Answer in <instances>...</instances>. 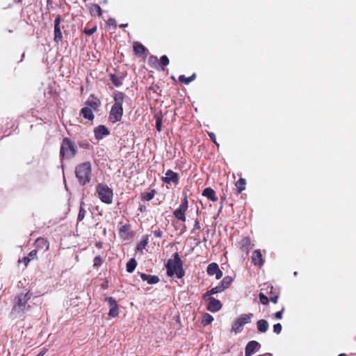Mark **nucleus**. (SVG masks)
Segmentation results:
<instances>
[{
	"label": "nucleus",
	"mask_w": 356,
	"mask_h": 356,
	"mask_svg": "<svg viewBox=\"0 0 356 356\" xmlns=\"http://www.w3.org/2000/svg\"><path fill=\"white\" fill-rule=\"evenodd\" d=\"M32 294L30 291L26 293H21L17 295L14 298L13 306L11 311V316L14 318H20L31 309V305L28 303Z\"/></svg>",
	"instance_id": "f257e3e1"
},
{
	"label": "nucleus",
	"mask_w": 356,
	"mask_h": 356,
	"mask_svg": "<svg viewBox=\"0 0 356 356\" xmlns=\"http://www.w3.org/2000/svg\"><path fill=\"white\" fill-rule=\"evenodd\" d=\"M124 97L125 95L122 92L115 91L114 92V104L111 107L108 116L109 120L113 123H115L122 120L123 115L122 104L124 102Z\"/></svg>",
	"instance_id": "f03ea898"
},
{
	"label": "nucleus",
	"mask_w": 356,
	"mask_h": 356,
	"mask_svg": "<svg viewBox=\"0 0 356 356\" xmlns=\"http://www.w3.org/2000/svg\"><path fill=\"white\" fill-rule=\"evenodd\" d=\"M167 270V275L169 277H173L176 275L179 279L182 278L185 272L183 268V262L179 255L178 252L173 254V259H170L165 266Z\"/></svg>",
	"instance_id": "7ed1b4c3"
},
{
	"label": "nucleus",
	"mask_w": 356,
	"mask_h": 356,
	"mask_svg": "<svg viewBox=\"0 0 356 356\" xmlns=\"http://www.w3.org/2000/svg\"><path fill=\"white\" fill-rule=\"evenodd\" d=\"M92 175V165L90 161H86L76 165L75 175L79 183L85 186L90 181Z\"/></svg>",
	"instance_id": "20e7f679"
},
{
	"label": "nucleus",
	"mask_w": 356,
	"mask_h": 356,
	"mask_svg": "<svg viewBox=\"0 0 356 356\" xmlns=\"http://www.w3.org/2000/svg\"><path fill=\"white\" fill-rule=\"evenodd\" d=\"M95 193L103 203L111 204L113 202V191L107 184L104 183L98 184L95 187Z\"/></svg>",
	"instance_id": "39448f33"
},
{
	"label": "nucleus",
	"mask_w": 356,
	"mask_h": 356,
	"mask_svg": "<svg viewBox=\"0 0 356 356\" xmlns=\"http://www.w3.org/2000/svg\"><path fill=\"white\" fill-rule=\"evenodd\" d=\"M77 152L76 144L69 138H64L62 140L60 150V156L67 159L74 157Z\"/></svg>",
	"instance_id": "423d86ee"
},
{
	"label": "nucleus",
	"mask_w": 356,
	"mask_h": 356,
	"mask_svg": "<svg viewBox=\"0 0 356 356\" xmlns=\"http://www.w3.org/2000/svg\"><path fill=\"white\" fill-rule=\"evenodd\" d=\"M188 208V200L187 195L181 200V204L179 207L173 211V216L176 219L184 222L186 220V211Z\"/></svg>",
	"instance_id": "0eeeda50"
},
{
	"label": "nucleus",
	"mask_w": 356,
	"mask_h": 356,
	"mask_svg": "<svg viewBox=\"0 0 356 356\" xmlns=\"http://www.w3.org/2000/svg\"><path fill=\"white\" fill-rule=\"evenodd\" d=\"M253 314L252 313L242 314L234 322L232 330L235 333L240 332L243 330V326L250 323Z\"/></svg>",
	"instance_id": "6e6552de"
},
{
	"label": "nucleus",
	"mask_w": 356,
	"mask_h": 356,
	"mask_svg": "<svg viewBox=\"0 0 356 356\" xmlns=\"http://www.w3.org/2000/svg\"><path fill=\"white\" fill-rule=\"evenodd\" d=\"M202 301L208 302L207 309L211 312H217L220 311L222 307V304L221 302L212 297V296H208L207 297H205V294H203L202 296Z\"/></svg>",
	"instance_id": "1a4fd4ad"
},
{
	"label": "nucleus",
	"mask_w": 356,
	"mask_h": 356,
	"mask_svg": "<svg viewBox=\"0 0 356 356\" xmlns=\"http://www.w3.org/2000/svg\"><path fill=\"white\" fill-rule=\"evenodd\" d=\"M161 179L165 184H168L173 183L175 185H177L179 182L178 173L172 171V170H168L165 172V176L163 177Z\"/></svg>",
	"instance_id": "9d476101"
},
{
	"label": "nucleus",
	"mask_w": 356,
	"mask_h": 356,
	"mask_svg": "<svg viewBox=\"0 0 356 356\" xmlns=\"http://www.w3.org/2000/svg\"><path fill=\"white\" fill-rule=\"evenodd\" d=\"M61 22L60 15H58L54 20V41L56 43L60 42L63 39V34L61 32L60 24Z\"/></svg>",
	"instance_id": "9b49d317"
},
{
	"label": "nucleus",
	"mask_w": 356,
	"mask_h": 356,
	"mask_svg": "<svg viewBox=\"0 0 356 356\" xmlns=\"http://www.w3.org/2000/svg\"><path fill=\"white\" fill-rule=\"evenodd\" d=\"M119 234L122 238L128 240L133 236V233L131 231V225L126 224L119 228Z\"/></svg>",
	"instance_id": "f8f14e48"
},
{
	"label": "nucleus",
	"mask_w": 356,
	"mask_h": 356,
	"mask_svg": "<svg viewBox=\"0 0 356 356\" xmlns=\"http://www.w3.org/2000/svg\"><path fill=\"white\" fill-rule=\"evenodd\" d=\"M260 344L256 341H250L248 343L245 348V356L252 355L259 348Z\"/></svg>",
	"instance_id": "ddd939ff"
},
{
	"label": "nucleus",
	"mask_w": 356,
	"mask_h": 356,
	"mask_svg": "<svg viewBox=\"0 0 356 356\" xmlns=\"http://www.w3.org/2000/svg\"><path fill=\"white\" fill-rule=\"evenodd\" d=\"M238 247L242 252L248 254L251 248V241L250 238L247 236H243L238 242Z\"/></svg>",
	"instance_id": "4468645a"
},
{
	"label": "nucleus",
	"mask_w": 356,
	"mask_h": 356,
	"mask_svg": "<svg viewBox=\"0 0 356 356\" xmlns=\"http://www.w3.org/2000/svg\"><path fill=\"white\" fill-rule=\"evenodd\" d=\"M96 139L101 140L104 136H108L110 132L108 129L104 125H99L94 130Z\"/></svg>",
	"instance_id": "2eb2a0df"
},
{
	"label": "nucleus",
	"mask_w": 356,
	"mask_h": 356,
	"mask_svg": "<svg viewBox=\"0 0 356 356\" xmlns=\"http://www.w3.org/2000/svg\"><path fill=\"white\" fill-rule=\"evenodd\" d=\"M252 262L254 266L259 267L263 266L264 261L262 258L260 250H256L253 252L252 255Z\"/></svg>",
	"instance_id": "dca6fc26"
},
{
	"label": "nucleus",
	"mask_w": 356,
	"mask_h": 356,
	"mask_svg": "<svg viewBox=\"0 0 356 356\" xmlns=\"http://www.w3.org/2000/svg\"><path fill=\"white\" fill-rule=\"evenodd\" d=\"M202 195L213 202H217L218 200L217 196L216 195L215 191L210 187L204 188L202 191Z\"/></svg>",
	"instance_id": "f3484780"
},
{
	"label": "nucleus",
	"mask_w": 356,
	"mask_h": 356,
	"mask_svg": "<svg viewBox=\"0 0 356 356\" xmlns=\"http://www.w3.org/2000/svg\"><path fill=\"white\" fill-rule=\"evenodd\" d=\"M34 245L38 249H44L45 250H49V243L47 239L42 237L38 238L34 243Z\"/></svg>",
	"instance_id": "a211bd4d"
},
{
	"label": "nucleus",
	"mask_w": 356,
	"mask_h": 356,
	"mask_svg": "<svg viewBox=\"0 0 356 356\" xmlns=\"http://www.w3.org/2000/svg\"><path fill=\"white\" fill-rule=\"evenodd\" d=\"M37 250H31L28 256L23 257L22 259H19V263L23 262L24 264L25 267H27L28 264L30 261H31L33 259H37Z\"/></svg>",
	"instance_id": "6ab92c4d"
},
{
	"label": "nucleus",
	"mask_w": 356,
	"mask_h": 356,
	"mask_svg": "<svg viewBox=\"0 0 356 356\" xmlns=\"http://www.w3.org/2000/svg\"><path fill=\"white\" fill-rule=\"evenodd\" d=\"M140 277L143 281H146L149 284H157L160 280L157 275H147L145 273H141Z\"/></svg>",
	"instance_id": "aec40b11"
},
{
	"label": "nucleus",
	"mask_w": 356,
	"mask_h": 356,
	"mask_svg": "<svg viewBox=\"0 0 356 356\" xmlns=\"http://www.w3.org/2000/svg\"><path fill=\"white\" fill-rule=\"evenodd\" d=\"M133 50L136 55H144L147 49L139 42H134L133 44Z\"/></svg>",
	"instance_id": "412c9836"
},
{
	"label": "nucleus",
	"mask_w": 356,
	"mask_h": 356,
	"mask_svg": "<svg viewBox=\"0 0 356 356\" xmlns=\"http://www.w3.org/2000/svg\"><path fill=\"white\" fill-rule=\"evenodd\" d=\"M268 323L266 320L261 319L257 323V327L259 332L264 333L268 329Z\"/></svg>",
	"instance_id": "4be33fe9"
},
{
	"label": "nucleus",
	"mask_w": 356,
	"mask_h": 356,
	"mask_svg": "<svg viewBox=\"0 0 356 356\" xmlns=\"http://www.w3.org/2000/svg\"><path fill=\"white\" fill-rule=\"evenodd\" d=\"M81 114L83 116L84 118L89 120H92L95 118L91 108L88 107L82 108L81 110Z\"/></svg>",
	"instance_id": "5701e85b"
},
{
	"label": "nucleus",
	"mask_w": 356,
	"mask_h": 356,
	"mask_svg": "<svg viewBox=\"0 0 356 356\" xmlns=\"http://www.w3.org/2000/svg\"><path fill=\"white\" fill-rule=\"evenodd\" d=\"M225 290V287L222 286V285L219 283L218 285L216 286L211 289L210 290L207 291L205 294V297H207L208 296H213L214 294L221 293Z\"/></svg>",
	"instance_id": "b1692460"
},
{
	"label": "nucleus",
	"mask_w": 356,
	"mask_h": 356,
	"mask_svg": "<svg viewBox=\"0 0 356 356\" xmlns=\"http://www.w3.org/2000/svg\"><path fill=\"white\" fill-rule=\"evenodd\" d=\"M235 186L236 188L237 193L239 194L245 189L246 180L244 178L241 177L236 183Z\"/></svg>",
	"instance_id": "393cba45"
},
{
	"label": "nucleus",
	"mask_w": 356,
	"mask_h": 356,
	"mask_svg": "<svg viewBox=\"0 0 356 356\" xmlns=\"http://www.w3.org/2000/svg\"><path fill=\"white\" fill-rule=\"evenodd\" d=\"M85 207H86V204H85L84 201L82 200L80 202V206H79V214H78V217H77L78 222L83 220L86 216V211L85 209Z\"/></svg>",
	"instance_id": "a878e982"
},
{
	"label": "nucleus",
	"mask_w": 356,
	"mask_h": 356,
	"mask_svg": "<svg viewBox=\"0 0 356 356\" xmlns=\"http://www.w3.org/2000/svg\"><path fill=\"white\" fill-rule=\"evenodd\" d=\"M90 13L92 16H102V10L101 7L97 4H92L90 8Z\"/></svg>",
	"instance_id": "bb28decb"
},
{
	"label": "nucleus",
	"mask_w": 356,
	"mask_h": 356,
	"mask_svg": "<svg viewBox=\"0 0 356 356\" xmlns=\"http://www.w3.org/2000/svg\"><path fill=\"white\" fill-rule=\"evenodd\" d=\"M219 270V266L216 263H211L207 268V273L209 275L213 276Z\"/></svg>",
	"instance_id": "cd10ccee"
},
{
	"label": "nucleus",
	"mask_w": 356,
	"mask_h": 356,
	"mask_svg": "<svg viewBox=\"0 0 356 356\" xmlns=\"http://www.w3.org/2000/svg\"><path fill=\"white\" fill-rule=\"evenodd\" d=\"M156 194V191L154 189H152L149 192H144L141 194V199L143 201H150L152 200Z\"/></svg>",
	"instance_id": "c85d7f7f"
},
{
	"label": "nucleus",
	"mask_w": 356,
	"mask_h": 356,
	"mask_svg": "<svg viewBox=\"0 0 356 356\" xmlns=\"http://www.w3.org/2000/svg\"><path fill=\"white\" fill-rule=\"evenodd\" d=\"M196 77V75L195 74H193L191 76L189 77H186L184 75H180L179 76V81L184 83V84H186V85H188L189 84L191 81H193V80H195Z\"/></svg>",
	"instance_id": "c756f323"
},
{
	"label": "nucleus",
	"mask_w": 356,
	"mask_h": 356,
	"mask_svg": "<svg viewBox=\"0 0 356 356\" xmlns=\"http://www.w3.org/2000/svg\"><path fill=\"white\" fill-rule=\"evenodd\" d=\"M148 236H143L142 240L137 244L136 249L138 250H143L148 244Z\"/></svg>",
	"instance_id": "7c9ffc66"
},
{
	"label": "nucleus",
	"mask_w": 356,
	"mask_h": 356,
	"mask_svg": "<svg viewBox=\"0 0 356 356\" xmlns=\"http://www.w3.org/2000/svg\"><path fill=\"white\" fill-rule=\"evenodd\" d=\"M137 266V262L135 259H131L127 264V271L128 273H132Z\"/></svg>",
	"instance_id": "2f4dec72"
},
{
	"label": "nucleus",
	"mask_w": 356,
	"mask_h": 356,
	"mask_svg": "<svg viewBox=\"0 0 356 356\" xmlns=\"http://www.w3.org/2000/svg\"><path fill=\"white\" fill-rule=\"evenodd\" d=\"M213 317L211 314H209L208 313H205L203 315L202 323L204 326H206V325L211 324L213 322Z\"/></svg>",
	"instance_id": "473e14b6"
},
{
	"label": "nucleus",
	"mask_w": 356,
	"mask_h": 356,
	"mask_svg": "<svg viewBox=\"0 0 356 356\" xmlns=\"http://www.w3.org/2000/svg\"><path fill=\"white\" fill-rule=\"evenodd\" d=\"M109 77H110V79L111 81H112L113 84L116 86V87H119L120 86H122V80L120 78H119L118 76H117L115 74H111L109 75Z\"/></svg>",
	"instance_id": "72a5a7b5"
},
{
	"label": "nucleus",
	"mask_w": 356,
	"mask_h": 356,
	"mask_svg": "<svg viewBox=\"0 0 356 356\" xmlns=\"http://www.w3.org/2000/svg\"><path fill=\"white\" fill-rule=\"evenodd\" d=\"M232 282V278L229 276H226L222 279L220 284L222 285V286L225 287V289H226L229 287Z\"/></svg>",
	"instance_id": "f704fd0d"
},
{
	"label": "nucleus",
	"mask_w": 356,
	"mask_h": 356,
	"mask_svg": "<svg viewBox=\"0 0 356 356\" xmlns=\"http://www.w3.org/2000/svg\"><path fill=\"white\" fill-rule=\"evenodd\" d=\"M156 118V129L158 131H161V127H162V116L161 115L156 114L155 115Z\"/></svg>",
	"instance_id": "c9c22d12"
},
{
	"label": "nucleus",
	"mask_w": 356,
	"mask_h": 356,
	"mask_svg": "<svg viewBox=\"0 0 356 356\" xmlns=\"http://www.w3.org/2000/svg\"><path fill=\"white\" fill-rule=\"evenodd\" d=\"M104 300L107 302L110 309L114 308L115 307L118 305L117 301L113 297H106Z\"/></svg>",
	"instance_id": "e433bc0d"
},
{
	"label": "nucleus",
	"mask_w": 356,
	"mask_h": 356,
	"mask_svg": "<svg viewBox=\"0 0 356 356\" xmlns=\"http://www.w3.org/2000/svg\"><path fill=\"white\" fill-rule=\"evenodd\" d=\"M103 264V259L100 256H97L93 259V267L98 269Z\"/></svg>",
	"instance_id": "4c0bfd02"
},
{
	"label": "nucleus",
	"mask_w": 356,
	"mask_h": 356,
	"mask_svg": "<svg viewBox=\"0 0 356 356\" xmlns=\"http://www.w3.org/2000/svg\"><path fill=\"white\" fill-rule=\"evenodd\" d=\"M119 314V308L118 305L115 307L114 308H111L109 309L108 316L112 318H115L118 316Z\"/></svg>",
	"instance_id": "58836bf2"
},
{
	"label": "nucleus",
	"mask_w": 356,
	"mask_h": 356,
	"mask_svg": "<svg viewBox=\"0 0 356 356\" xmlns=\"http://www.w3.org/2000/svg\"><path fill=\"white\" fill-rule=\"evenodd\" d=\"M97 26H94L90 29L86 27L83 30V33L87 35H91L97 31Z\"/></svg>",
	"instance_id": "ea45409f"
},
{
	"label": "nucleus",
	"mask_w": 356,
	"mask_h": 356,
	"mask_svg": "<svg viewBox=\"0 0 356 356\" xmlns=\"http://www.w3.org/2000/svg\"><path fill=\"white\" fill-rule=\"evenodd\" d=\"M259 301L262 305H267L269 302V299L264 293H260L259 295Z\"/></svg>",
	"instance_id": "a19ab883"
},
{
	"label": "nucleus",
	"mask_w": 356,
	"mask_h": 356,
	"mask_svg": "<svg viewBox=\"0 0 356 356\" xmlns=\"http://www.w3.org/2000/svg\"><path fill=\"white\" fill-rule=\"evenodd\" d=\"M261 290H266L267 293L270 294L273 293V286L270 284H264Z\"/></svg>",
	"instance_id": "79ce46f5"
},
{
	"label": "nucleus",
	"mask_w": 356,
	"mask_h": 356,
	"mask_svg": "<svg viewBox=\"0 0 356 356\" xmlns=\"http://www.w3.org/2000/svg\"><path fill=\"white\" fill-rule=\"evenodd\" d=\"M282 326L280 323H276L273 325V332L277 334H279L281 331H282Z\"/></svg>",
	"instance_id": "37998d69"
},
{
	"label": "nucleus",
	"mask_w": 356,
	"mask_h": 356,
	"mask_svg": "<svg viewBox=\"0 0 356 356\" xmlns=\"http://www.w3.org/2000/svg\"><path fill=\"white\" fill-rule=\"evenodd\" d=\"M161 64L163 66H166L169 64V59L167 56L163 55L160 58Z\"/></svg>",
	"instance_id": "c03bdc74"
},
{
	"label": "nucleus",
	"mask_w": 356,
	"mask_h": 356,
	"mask_svg": "<svg viewBox=\"0 0 356 356\" xmlns=\"http://www.w3.org/2000/svg\"><path fill=\"white\" fill-rule=\"evenodd\" d=\"M284 307H283L282 309L276 313L274 314L273 316L275 319H282V314L284 312Z\"/></svg>",
	"instance_id": "a18cd8bd"
},
{
	"label": "nucleus",
	"mask_w": 356,
	"mask_h": 356,
	"mask_svg": "<svg viewBox=\"0 0 356 356\" xmlns=\"http://www.w3.org/2000/svg\"><path fill=\"white\" fill-rule=\"evenodd\" d=\"M201 227L198 219H196L194 222L193 228L191 230V233H195L196 230L200 229Z\"/></svg>",
	"instance_id": "49530a36"
},
{
	"label": "nucleus",
	"mask_w": 356,
	"mask_h": 356,
	"mask_svg": "<svg viewBox=\"0 0 356 356\" xmlns=\"http://www.w3.org/2000/svg\"><path fill=\"white\" fill-rule=\"evenodd\" d=\"M208 135H209L210 139L216 144V145L217 147H219V144L216 141V134L213 132H209Z\"/></svg>",
	"instance_id": "de8ad7c7"
},
{
	"label": "nucleus",
	"mask_w": 356,
	"mask_h": 356,
	"mask_svg": "<svg viewBox=\"0 0 356 356\" xmlns=\"http://www.w3.org/2000/svg\"><path fill=\"white\" fill-rule=\"evenodd\" d=\"M153 233L156 238H161L163 236V232L160 229L154 230Z\"/></svg>",
	"instance_id": "09e8293b"
},
{
	"label": "nucleus",
	"mask_w": 356,
	"mask_h": 356,
	"mask_svg": "<svg viewBox=\"0 0 356 356\" xmlns=\"http://www.w3.org/2000/svg\"><path fill=\"white\" fill-rule=\"evenodd\" d=\"M215 275L217 280L222 278L223 275L222 270L219 268V270L215 273Z\"/></svg>",
	"instance_id": "8fccbe9b"
},
{
	"label": "nucleus",
	"mask_w": 356,
	"mask_h": 356,
	"mask_svg": "<svg viewBox=\"0 0 356 356\" xmlns=\"http://www.w3.org/2000/svg\"><path fill=\"white\" fill-rule=\"evenodd\" d=\"M278 298H279L278 295L275 294V295H274V296H270V300L272 302H273V303H275H275H277V302Z\"/></svg>",
	"instance_id": "3c124183"
},
{
	"label": "nucleus",
	"mask_w": 356,
	"mask_h": 356,
	"mask_svg": "<svg viewBox=\"0 0 356 356\" xmlns=\"http://www.w3.org/2000/svg\"><path fill=\"white\" fill-rule=\"evenodd\" d=\"M79 146L83 148H88L89 147L88 143H79Z\"/></svg>",
	"instance_id": "603ef678"
},
{
	"label": "nucleus",
	"mask_w": 356,
	"mask_h": 356,
	"mask_svg": "<svg viewBox=\"0 0 356 356\" xmlns=\"http://www.w3.org/2000/svg\"><path fill=\"white\" fill-rule=\"evenodd\" d=\"M108 23L109 24H112V25L113 24V25H115V26H116V24H115V20L114 19H112V18L109 19L108 20Z\"/></svg>",
	"instance_id": "864d4df0"
},
{
	"label": "nucleus",
	"mask_w": 356,
	"mask_h": 356,
	"mask_svg": "<svg viewBox=\"0 0 356 356\" xmlns=\"http://www.w3.org/2000/svg\"><path fill=\"white\" fill-rule=\"evenodd\" d=\"M139 210L140 212L143 213L146 211V207L145 205H140Z\"/></svg>",
	"instance_id": "5fc2aeb1"
},
{
	"label": "nucleus",
	"mask_w": 356,
	"mask_h": 356,
	"mask_svg": "<svg viewBox=\"0 0 356 356\" xmlns=\"http://www.w3.org/2000/svg\"><path fill=\"white\" fill-rule=\"evenodd\" d=\"M90 106L92 107L93 108H96L98 106L97 103L92 102L90 103Z\"/></svg>",
	"instance_id": "6e6d98bb"
},
{
	"label": "nucleus",
	"mask_w": 356,
	"mask_h": 356,
	"mask_svg": "<svg viewBox=\"0 0 356 356\" xmlns=\"http://www.w3.org/2000/svg\"><path fill=\"white\" fill-rule=\"evenodd\" d=\"M95 245H96V247L97 248L100 249V248H102V242H97Z\"/></svg>",
	"instance_id": "4d7b16f0"
},
{
	"label": "nucleus",
	"mask_w": 356,
	"mask_h": 356,
	"mask_svg": "<svg viewBox=\"0 0 356 356\" xmlns=\"http://www.w3.org/2000/svg\"><path fill=\"white\" fill-rule=\"evenodd\" d=\"M186 231V226L185 225H183L182 228L181 229V233L183 234Z\"/></svg>",
	"instance_id": "13d9d810"
},
{
	"label": "nucleus",
	"mask_w": 356,
	"mask_h": 356,
	"mask_svg": "<svg viewBox=\"0 0 356 356\" xmlns=\"http://www.w3.org/2000/svg\"><path fill=\"white\" fill-rule=\"evenodd\" d=\"M44 354H45V351H41L36 356H44Z\"/></svg>",
	"instance_id": "bf43d9fd"
},
{
	"label": "nucleus",
	"mask_w": 356,
	"mask_h": 356,
	"mask_svg": "<svg viewBox=\"0 0 356 356\" xmlns=\"http://www.w3.org/2000/svg\"><path fill=\"white\" fill-rule=\"evenodd\" d=\"M128 26V24H120V28H124V27H127Z\"/></svg>",
	"instance_id": "052dcab7"
},
{
	"label": "nucleus",
	"mask_w": 356,
	"mask_h": 356,
	"mask_svg": "<svg viewBox=\"0 0 356 356\" xmlns=\"http://www.w3.org/2000/svg\"><path fill=\"white\" fill-rule=\"evenodd\" d=\"M225 200V195H224L223 196L221 197V200L224 201Z\"/></svg>",
	"instance_id": "680f3d73"
},
{
	"label": "nucleus",
	"mask_w": 356,
	"mask_h": 356,
	"mask_svg": "<svg viewBox=\"0 0 356 356\" xmlns=\"http://www.w3.org/2000/svg\"><path fill=\"white\" fill-rule=\"evenodd\" d=\"M338 356H346V355L345 353H341V354H339Z\"/></svg>",
	"instance_id": "e2e57ef3"
},
{
	"label": "nucleus",
	"mask_w": 356,
	"mask_h": 356,
	"mask_svg": "<svg viewBox=\"0 0 356 356\" xmlns=\"http://www.w3.org/2000/svg\"><path fill=\"white\" fill-rule=\"evenodd\" d=\"M22 1V0H15V2H16V3H19V2H21Z\"/></svg>",
	"instance_id": "0e129e2a"
},
{
	"label": "nucleus",
	"mask_w": 356,
	"mask_h": 356,
	"mask_svg": "<svg viewBox=\"0 0 356 356\" xmlns=\"http://www.w3.org/2000/svg\"><path fill=\"white\" fill-rule=\"evenodd\" d=\"M84 1H87L88 0H83Z\"/></svg>",
	"instance_id": "69168bd1"
}]
</instances>
